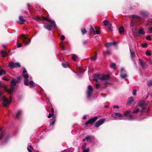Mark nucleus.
Listing matches in <instances>:
<instances>
[{
	"mask_svg": "<svg viewBox=\"0 0 152 152\" xmlns=\"http://www.w3.org/2000/svg\"><path fill=\"white\" fill-rule=\"evenodd\" d=\"M111 51L109 50H107L106 51H104L103 54L105 56L106 55H109L111 54Z\"/></svg>",
	"mask_w": 152,
	"mask_h": 152,
	"instance_id": "nucleus-18",
	"label": "nucleus"
},
{
	"mask_svg": "<svg viewBox=\"0 0 152 152\" xmlns=\"http://www.w3.org/2000/svg\"><path fill=\"white\" fill-rule=\"evenodd\" d=\"M109 29L111 31H113V29H112V24L111 23H110V24H109Z\"/></svg>",
	"mask_w": 152,
	"mask_h": 152,
	"instance_id": "nucleus-44",
	"label": "nucleus"
},
{
	"mask_svg": "<svg viewBox=\"0 0 152 152\" xmlns=\"http://www.w3.org/2000/svg\"><path fill=\"white\" fill-rule=\"evenodd\" d=\"M15 63L13 62H10L9 63L8 66H9L11 68H13L15 67Z\"/></svg>",
	"mask_w": 152,
	"mask_h": 152,
	"instance_id": "nucleus-23",
	"label": "nucleus"
},
{
	"mask_svg": "<svg viewBox=\"0 0 152 152\" xmlns=\"http://www.w3.org/2000/svg\"><path fill=\"white\" fill-rule=\"evenodd\" d=\"M77 58V55L73 54L72 55V59L73 60L76 61Z\"/></svg>",
	"mask_w": 152,
	"mask_h": 152,
	"instance_id": "nucleus-25",
	"label": "nucleus"
},
{
	"mask_svg": "<svg viewBox=\"0 0 152 152\" xmlns=\"http://www.w3.org/2000/svg\"><path fill=\"white\" fill-rule=\"evenodd\" d=\"M98 119L97 117H95L94 118L90 119L89 121H87L85 124L86 125H87L88 124H93Z\"/></svg>",
	"mask_w": 152,
	"mask_h": 152,
	"instance_id": "nucleus-7",
	"label": "nucleus"
},
{
	"mask_svg": "<svg viewBox=\"0 0 152 152\" xmlns=\"http://www.w3.org/2000/svg\"><path fill=\"white\" fill-rule=\"evenodd\" d=\"M42 18L44 20L47 21L52 24L50 25L48 24H45L44 26L46 29L49 30H51L52 28H55L56 27V25L54 20H51L44 17H42Z\"/></svg>",
	"mask_w": 152,
	"mask_h": 152,
	"instance_id": "nucleus-3",
	"label": "nucleus"
},
{
	"mask_svg": "<svg viewBox=\"0 0 152 152\" xmlns=\"http://www.w3.org/2000/svg\"><path fill=\"white\" fill-rule=\"evenodd\" d=\"M147 84L148 86H152V80L148 81L147 82Z\"/></svg>",
	"mask_w": 152,
	"mask_h": 152,
	"instance_id": "nucleus-34",
	"label": "nucleus"
},
{
	"mask_svg": "<svg viewBox=\"0 0 152 152\" xmlns=\"http://www.w3.org/2000/svg\"><path fill=\"white\" fill-rule=\"evenodd\" d=\"M14 66L15 67L17 68L20 67V65L19 63H15Z\"/></svg>",
	"mask_w": 152,
	"mask_h": 152,
	"instance_id": "nucleus-35",
	"label": "nucleus"
},
{
	"mask_svg": "<svg viewBox=\"0 0 152 152\" xmlns=\"http://www.w3.org/2000/svg\"><path fill=\"white\" fill-rule=\"evenodd\" d=\"M22 46V44L20 43H18L17 44V47L18 48H20Z\"/></svg>",
	"mask_w": 152,
	"mask_h": 152,
	"instance_id": "nucleus-51",
	"label": "nucleus"
},
{
	"mask_svg": "<svg viewBox=\"0 0 152 152\" xmlns=\"http://www.w3.org/2000/svg\"><path fill=\"white\" fill-rule=\"evenodd\" d=\"M95 32L97 34H100L101 33V32L99 30H97L95 31Z\"/></svg>",
	"mask_w": 152,
	"mask_h": 152,
	"instance_id": "nucleus-50",
	"label": "nucleus"
},
{
	"mask_svg": "<svg viewBox=\"0 0 152 152\" xmlns=\"http://www.w3.org/2000/svg\"><path fill=\"white\" fill-rule=\"evenodd\" d=\"M50 111L51 113H52V114L54 115V110L53 108H51L50 109Z\"/></svg>",
	"mask_w": 152,
	"mask_h": 152,
	"instance_id": "nucleus-49",
	"label": "nucleus"
},
{
	"mask_svg": "<svg viewBox=\"0 0 152 152\" xmlns=\"http://www.w3.org/2000/svg\"><path fill=\"white\" fill-rule=\"evenodd\" d=\"M55 120L54 119L52 121V122L50 123V125H54V124H55Z\"/></svg>",
	"mask_w": 152,
	"mask_h": 152,
	"instance_id": "nucleus-54",
	"label": "nucleus"
},
{
	"mask_svg": "<svg viewBox=\"0 0 152 152\" xmlns=\"http://www.w3.org/2000/svg\"><path fill=\"white\" fill-rule=\"evenodd\" d=\"M89 151V148H87L83 150V152H88Z\"/></svg>",
	"mask_w": 152,
	"mask_h": 152,
	"instance_id": "nucleus-38",
	"label": "nucleus"
},
{
	"mask_svg": "<svg viewBox=\"0 0 152 152\" xmlns=\"http://www.w3.org/2000/svg\"><path fill=\"white\" fill-rule=\"evenodd\" d=\"M87 41H84L83 42V44L85 45H87Z\"/></svg>",
	"mask_w": 152,
	"mask_h": 152,
	"instance_id": "nucleus-58",
	"label": "nucleus"
},
{
	"mask_svg": "<svg viewBox=\"0 0 152 152\" xmlns=\"http://www.w3.org/2000/svg\"><path fill=\"white\" fill-rule=\"evenodd\" d=\"M115 66L116 65L115 63H113L110 66V67L113 69L115 67Z\"/></svg>",
	"mask_w": 152,
	"mask_h": 152,
	"instance_id": "nucleus-36",
	"label": "nucleus"
},
{
	"mask_svg": "<svg viewBox=\"0 0 152 152\" xmlns=\"http://www.w3.org/2000/svg\"><path fill=\"white\" fill-rule=\"evenodd\" d=\"M149 22L151 23L152 24V19H151L149 20Z\"/></svg>",
	"mask_w": 152,
	"mask_h": 152,
	"instance_id": "nucleus-60",
	"label": "nucleus"
},
{
	"mask_svg": "<svg viewBox=\"0 0 152 152\" xmlns=\"http://www.w3.org/2000/svg\"><path fill=\"white\" fill-rule=\"evenodd\" d=\"M148 61H149V62L150 64H152V60L151 59H149V60H148Z\"/></svg>",
	"mask_w": 152,
	"mask_h": 152,
	"instance_id": "nucleus-59",
	"label": "nucleus"
},
{
	"mask_svg": "<svg viewBox=\"0 0 152 152\" xmlns=\"http://www.w3.org/2000/svg\"><path fill=\"white\" fill-rule=\"evenodd\" d=\"M4 132H3L0 135V140H1L3 137V136L4 135Z\"/></svg>",
	"mask_w": 152,
	"mask_h": 152,
	"instance_id": "nucleus-37",
	"label": "nucleus"
},
{
	"mask_svg": "<svg viewBox=\"0 0 152 152\" xmlns=\"http://www.w3.org/2000/svg\"><path fill=\"white\" fill-rule=\"evenodd\" d=\"M20 78L19 77H18L17 78V81L16 82L17 83H19L20 81Z\"/></svg>",
	"mask_w": 152,
	"mask_h": 152,
	"instance_id": "nucleus-43",
	"label": "nucleus"
},
{
	"mask_svg": "<svg viewBox=\"0 0 152 152\" xmlns=\"http://www.w3.org/2000/svg\"><path fill=\"white\" fill-rule=\"evenodd\" d=\"M2 46H3V48H5L6 47V46L4 45H3Z\"/></svg>",
	"mask_w": 152,
	"mask_h": 152,
	"instance_id": "nucleus-64",
	"label": "nucleus"
},
{
	"mask_svg": "<svg viewBox=\"0 0 152 152\" xmlns=\"http://www.w3.org/2000/svg\"><path fill=\"white\" fill-rule=\"evenodd\" d=\"M134 98L133 97H130L128 99L127 104L129 105H132L133 104Z\"/></svg>",
	"mask_w": 152,
	"mask_h": 152,
	"instance_id": "nucleus-12",
	"label": "nucleus"
},
{
	"mask_svg": "<svg viewBox=\"0 0 152 152\" xmlns=\"http://www.w3.org/2000/svg\"><path fill=\"white\" fill-rule=\"evenodd\" d=\"M21 113H22V112L21 110H19V111H18L16 114V117L18 118H19V117H20V116L21 115Z\"/></svg>",
	"mask_w": 152,
	"mask_h": 152,
	"instance_id": "nucleus-29",
	"label": "nucleus"
},
{
	"mask_svg": "<svg viewBox=\"0 0 152 152\" xmlns=\"http://www.w3.org/2000/svg\"><path fill=\"white\" fill-rule=\"evenodd\" d=\"M54 115L52 114V113H50L49 114L48 116V117L49 118H51V117H52Z\"/></svg>",
	"mask_w": 152,
	"mask_h": 152,
	"instance_id": "nucleus-47",
	"label": "nucleus"
},
{
	"mask_svg": "<svg viewBox=\"0 0 152 152\" xmlns=\"http://www.w3.org/2000/svg\"><path fill=\"white\" fill-rule=\"evenodd\" d=\"M91 136L90 135L86 137L85 139L83 140L84 141H87L88 142H91Z\"/></svg>",
	"mask_w": 152,
	"mask_h": 152,
	"instance_id": "nucleus-15",
	"label": "nucleus"
},
{
	"mask_svg": "<svg viewBox=\"0 0 152 152\" xmlns=\"http://www.w3.org/2000/svg\"><path fill=\"white\" fill-rule=\"evenodd\" d=\"M12 101L11 99L10 98L9 99L5 97H4L3 99V104L5 107L7 106Z\"/></svg>",
	"mask_w": 152,
	"mask_h": 152,
	"instance_id": "nucleus-5",
	"label": "nucleus"
},
{
	"mask_svg": "<svg viewBox=\"0 0 152 152\" xmlns=\"http://www.w3.org/2000/svg\"><path fill=\"white\" fill-rule=\"evenodd\" d=\"M86 115H84L83 117V118L84 119H86Z\"/></svg>",
	"mask_w": 152,
	"mask_h": 152,
	"instance_id": "nucleus-61",
	"label": "nucleus"
},
{
	"mask_svg": "<svg viewBox=\"0 0 152 152\" xmlns=\"http://www.w3.org/2000/svg\"><path fill=\"white\" fill-rule=\"evenodd\" d=\"M60 38L61 40L63 41L65 39V37L64 35H62Z\"/></svg>",
	"mask_w": 152,
	"mask_h": 152,
	"instance_id": "nucleus-45",
	"label": "nucleus"
},
{
	"mask_svg": "<svg viewBox=\"0 0 152 152\" xmlns=\"http://www.w3.org/2000/svg\"><path fill=\"white\" fill-rule=\"evenodd\" d=\"M135 19L132 20L130 23V26L131 27H133L134 24H135Z\"/></svg>",
	"mask_w": 152,
	"mask_h": 152,
	"instance_id": "nucleus-28",
	"label": "nucleus"
},
{
	"mask_svg": "<svg viewBox=\"0 0 152 152\" xmlns=\"http://www.w3.org/2000/svg\"><path fill=\"white\" fill-rule=\"evenodd\" d=\"M81 31L83 34L84 35L87 32V31L85 28L82 29Z\"/></svg>",
	"mask_w": 152,
	"mask_h": 152,
	"instance_id": "nucleus-32",
	"label": "nucleus"
},
{
	"mask_svg": "<svg viewBox=\"0 0 152 152\" xmlns=\"http://www.w3.org/2000/svg\"><path fill=\"white\" fill-rule=\"evenodd\" d=\"M112 117L114 118L115 119H117V116L121 118L123 116V115L119 113H113L112 115Z\"/></svg>",
	"mask_w": 152,
	"mask_h": 152,
	"instance_id": "nucleus-11",
	"label": "nucleus"
},
{
	"mask_svg": "<svg viewBox=\"0 0 152 152\" xmlns=\"http://www.w3.org/2000/svg\"><path fill=\"white\" fill-rule=\"evenodd\" d=\"M113 107L114 108H119V106L118 105H113Z\"/></svg>",
	"mask_w": 152,
	"mask_h": 152,
	"instance_id": "nucleus-57",
	"label": "nucleus"
},
{
	"mask_svg": "<svg viewBox=\"0 0 152 152\" xmlns=\"http://www.w3.org/2000/svg\"><path fill=\"white\" fill-rule=\"evenodd\" d=\"M2 79L6 81H8L9 80L7 79L5 77H4L2 78Z\"/></svg>",
	"mask_w": 152,
	"mask_h": 152,
	"instance_id": "nucleus-55",
	"label": "nucleus"
},
{
	"mask_svg": "<svg viewBox=\"0 0 152 152\" xmlns=\"http://www.w3.org/2000/svg\"><path fill=\"white\" fill-rule=\"evenodd\" d=\"M97 58V54H96L95 56L91 58V59L92 60H96Z\"/></svg>",
	"mask_w": 152,
	"mask_h": 152,
	"instance_id": "nucleus-41",
	"label": "nucleus"
},
{
	"mask_svg": "<svg viewBox=\"0 0 152 152\" xmlns=\"http://www.w3.org/2000/svg\"><path fill=\"white\" fill-rule=\"evenodd\" d=\"M137 91L135 90H134L133 91L132 94L134 96H135L136 94Z\"/></svg>",
	"mask_w": 152,
	"mask_h": 152,
	"instance_id": "nucleus-42",
	"label": "nucleus"
},
{
	"mask_svg": "<svg viewBox=\"0 0 152 152\" xmlns=\"http://www.w3.org/2000/svg\"><path fill=\"white\" fill-rule=\"evenodd\" d=\"M139 62L140 64L143 69H144L147 68V65L145 62L144 61H142L140 59H139Z\"/></svg>",
	"mask_w": 152,
	"mask_h": 152,
	"instance_id": "nucleus-13",
	"label": "nucleus"
},
{
	"mask_svg": "<svg viewBox=\"0 0 152 152\" xmlns=\"http://www.w3.org/2000/svg\"><path fill=\"white\" fill-rule=\"evenodd\" d=\"M119 31L121 33H122L124 31V28L123 27L121 26L119 28Z\"/></svg>",
	"mask_w": 152,
	"mask_h": 152,
	"instance_id": "nucleus-31",
	"label": "nucleus"
},
{
	"mask_svg": "<svg viewBox=\"0 0 152 152\" xmlns=\"http://www.w3.org/2000/svg\"><path fill=\"white\" fill-rule=\"evenodd\" d=\"M116 44V42H115L107 43L105 45V47L107 48H108L110 47L112 45H115Z\"/></svg>",
	"mask_w": 152,
	"mask_h": 152,
	"instance_id": "nucleus-17",
	"label": "nucleus"
},
{
	"mask_svg": "<svg viewBox=\"0 0 152 152\" xmlns=\"http://www.w3.org/2000/svg\"><path fill=\"white\" fill-rule=\"evenodd\" d=\"M33 149L32 147L30 145H28L27 148V149L29 152H31V149Z\"/></svg>",
	"mask_w": 152,
	"mask_h": 152,
	"instance_id": "nucleus-30",
	"label": "nucleus"
},
{
	"mask_svg": "<svg viewBox=\"0 0 152 152\" xmlns=\"http://www.w3.org/2000/svg\"><path fill=\"white\" fill-rule=\"evenodd\" d=\"M140 14L144 17H147L149 15V13L147 11H142L140 12Z\"/></svg>",
	"mask_w": 152,
	"mask_h": 152,
	"instance_id": "nucleus-14",
	"label": "nucleus"
},
{
	"mask_svg": "<svg viewBox=\"0 0 152 152\" xmlns=\"http://www.w3.org/2000/svg\"><path fill=\"white\" fill-rule=\"evenodd\" d=\"M64 68H66L67 67V65L64 63L62 64Z\"/></svg>",
	"mask_w": 152,
	"mask_h": 152,
	"instance_id": "nucleus-53",
	"label": "nucleus"
},
{
	"mask_svg": "<svg viewBox=\"0 0 152 152\" xmlns=\"http://www.w3.org/2000/svg\"><path fill=\"white\" fill-rule=\"evenodd\" d=\"M11 86H15L16 83V80L14 79H12L11 81Z\"/></svg>",
	"mask_w": 152,
	"mask_h": 152,
	"instance_id": "nucleus-21",
	"label": "nucleus"
},
{
	"mask_svg": "<svg viewBox=\"0 0 152 152\" xmlns=\"http://www.w3.org/2000/svg\"><path fill=\"white\" fill-rule=\"evenodd\" d=\"M105 121V119L103 118L99 120L96 122V124L94 125L95 126L98 127L99 126L103 124Z\"/></svg>",
	"mask_w": 152,
	"mask_h": 152,
	"instance_id": "nucleus-9",
	"label": "nucleus"
},
{
	"mask_svg": "<svg viewBox=\"0 0 152 152\" xmlns=\"http://www.w3.org/2000/svg\"><path fill=\"white\" fill-rule=\"evenodd\" d=\"M61 48L63 50H64L65 49V48H64V47L63 45L61 46Z\"/></svg>",
	"mask_w": 152,
	"mask_h": 152,
	"instance_id": "nucleus-63",
	"label": "nucleus"
},
{
	"mask_svg": "<svg viewBox=\"0 0 152 152\" xmlns=\"http://www.w3.org/2000/svg\"><path fill=\"white\" fill-rule=\"evenodd\" d=\"M22 40L24 44H27L30 42L31 40L28 37H26L25 35H21Z\"/></svg>",
	"mask_w": 152,
	"mask_h": 152,
	"instance_id": "nucleus-6",
	"label": "nucleus"
},
{
	"mask_svg": "<svg viewBox=\"0 0 152 152\" xmlns=\"http://www.w3.org/2000/svg\"><path fill=\"white\" fill-rule=\"evenodd\" d=\"M147 45V44H141V46L143 48H145Z\"/></svg>",
	"mask_w": 152,
	"mask_h": 152,
	"instance_id": "nucleus-46",
	"label": "nucleus"
},
{
	"mask_svg": "<svg viewBox=\"0 0 152 152\" xmlns=\"http://www.w3.org/2000/svg\"><path fill=\"white\" fill-rule=\"evenodd\" d=\"M148 31H150L151 33H152V27H149L148 28Z\"/></svg>",
	"mask_w": 152,
	"mask_h": 152,
	"instance_id": "nucleus-52",
	"label": "nucleus"
},
{
	"mask_svg": "<svg viewBox=\"0 0 152 152\" xmlns=\"http://www.w3.org/2000/svg\"><path fill=\"white\" fill-rule=\"evenodd\" d=\"M1 54L2 56L3 57H5V56H7V55L6 52L3 50L1 51Z\"/></svg>",
	"mask_w": 152,
	"mask_h": 152,
	"instance_id": "nucleus-26",
	"label": "nucleus"
},
{
	"mask_svg": "<svg viewBox=\"0 0 152 152\" xmlns=\"http://www.w3.org/2000/svg\"><path fill=\"white\" fill-rule=\"evenodd\" d=\"M19 19L20 21H18V22L21 24H23L26 21V20L24 19L22 16H20Z\"/></svg>",
	"mask_w": 152,
	"mask_h": 152,
	"instance_id": "nucleus-16",
	"label": "nucleus"
},
{
	"mask_svg": "<svg viewBox=\"0 0 152 152\" xmlns=\"http://www.w3.org/2000/svg\"><path fill=\"white\" fill-rule=\"evenodd\" d=\"M120 76L123 79H124L127 77L126 71L123 68H122L121 69Z\"/></svg>",
	"mask_w": 152,
	"mask_h": 152,
	"instance_id": "nucleus-10",
	"label": "nucleus"
},
{
	"mask_svg": "<svg viewBox=\"0 0 152 152\" xmlns=\"http://www.w3.org/2000/svg\"><path fill=\"white\" fill-rule=\"evenodd\" d=\"M138 33L140 34L143 35L145 34V32L144 31V29L142 28H140L138 30Z\"/></svg>",
	"mask_w": 152,
	"mask_h": 152,
	"instance_id": "nucleus-19",
	"label": "nucleus"
},
{
	"mask_svg": "<svg viewBox=\"0 0 152 152\" xmlns=\"http://www.w3.org/2000/svg\"><path fill=\"white\" fill-rule=\"evenodd\" d=\"M88 90L86 93L87 96L89 97L91 95V93L93 90V88L91 86L88 85Z\"/></svg>",
	"mask_w": 152,
	"mask_h": 152,
	"instance_id": "nucleus-8",
	"label": "nucleus"
},
{
	"mask_svg": "<svg viewBox=\"0 0 152 152\" xmlns=\"http://www.w3.org/2000/svg\"><path fill=\"white\" fill-rule=\"evenodd\" d=\"M103 23L104 24V25L105 26H107L108 25H109L110 23L109 22V21L107 20H105L103 21Z\"/></svg>",
	"mask_w": 152,
	"mask_h": 152,
	"instance_id": "nucleus-33",
	"label": "nucleus"
},
{
	"mask_svg": "<svg viewBox=\"0 0 152 152\" xmlns=\"http://www.w3.org/2000/svg\"><path fill=\"white\" fill-rule=\"evenodd\" d=\"M89 31L90 32L89 35H92L93 32L94 31V29L92 26H91Z\"/></svg>",
	"mask_w": 152,
	"mask_h": 152,
	"instance_id": "nucleus-20",
	"label": "nucleus"
},
{
	"mask_svg": "<svg viewBox=\"0 0 152 152\" xmlns=\"http://www.w3.org/2000/svg\"><path fill=\"white\" fill-rule=\"evenodd\" d=\"M100 85L99 83H97L96 85V88H98Z\"/></svg>",
	"mask_w": 152,
	"mask_h": 152,
	"instance_id": "nucleus-56",
	"label": "nucleus"
},
{
	"mask_svg": "<svg viewBox=\"0 0 152 152\" xmlns=\"http://www.w3.org/2000/svg\"><path fill=\"white\" fill-rule=\"evenodd\" d=\"M130 52L131 58L133 59V58L134 57V53L133 50H130Z\"/></svg>",
	"mask_w": 152,
	"mask_h": 152,
	"instance_id": "nucleus-24",
	"label": "nucleus"
},
{
	"mask_svg": "<svg viewBox=\"0 0 152 152\" xmlns=\"http://www.w3.org/2000/svg\"><path fill=\"white\" fill-rule=\"evenodd\" d=\"M82 148L83 149H85V146H82Z\"/></svg>",
	"mask_w": 152,
	"mask_h": 152,
	"instance_id": "nucleus-62",
	"label": "nucleus"
},
{
	"mask_svg": "<svg viewBox=\"0 0 152 152\" xmlns=\"http://www.w3.org/2000/svg\"><path fill=\"white\" fill-rule=\"evenodd\" d=\"M146 39H147L148 40H150V41L151 40V39L150 38V36L146 37Z\"/></svg>",
	"mask_w": 152,
	"mask_h": 152,
	"instance_id": "nucleus-48",
	"label": "nucleus"
},
{
	"mask_svg": "<svg viewBox=\"0 0 152 152\" xmlns=\"http://www.w3.org/2000/svg\"><path fill=\"white\" fill-rule=\"evenodd\" d=\"M23 76L25 79L24 82V84L26 86L29 85L30 87H33L34 83L32 81H30L29 83L28 82L29 80L28 79L29 78V79H31V77L28 75L25 68H23Z\"/></svg>",
	"mask_w": 152,
	"mask_h": 152,
	"instance_id": "nucleus-2",
	"label": "nucleus"
},
{
	"mask_svg": "<svg viewBox=\"0 0 152 152\" xmlns=\"http://www.w3.org/2000/svg\"><path fill=\"white\" fill-rule=\"evenodd\" d=\"M147 56H149L151 55V53L149 51H146L145 53Z\"/></svg>",
	"mask_w": 152,
	"mask_h": 152,
	"instance_id": "nucleus-39",
	"label": "nucleus"
},
{
	"mask_svg": "<svg viewBox=\"0 0 152 152\" xmlns=\"http://www.w3.org/2000/svg\"><path fill=\"white\" fill-rule=\"evenodd\" d=\"M130 16L132 18H134H134H136L138 19H140V16L137 15H132Z\"/></svg>",
	"mask_w": 152,
	"mask_h": 152,
	"instance_id": "nucleus-22",
	"label": "nucleus"
},
{
	"mask_svg": "<svg viewBox=\"0 0 152 152\" xmlns=\"http://www.w3.org/2000/svg\"><path fill=\"white\" fill-rule=\"evenodd\" d=\"M109 77V75H105L103 74H98L94 75L93 80L96 82H98L100 80H107Z\"/></svg>",
	"mask_w": 152,
	"mask_h": 152,
	"instance_id": "nucleus-4",
	"label": "nucleus"
},
{
	"mask_svg": "<svg viewBox=\"0 0 152 152\" xmlns=\"http://www.w3.org/2000/svg\"><path fill=\"white\" fill-rule=\"evenodd\" d=\"M6 74V72L3 69H0V76L3 75H5Z\"/></svg>",
	"mask_w": 152,
	"mask_h": 152,
	"instance_id": "nucleus-27",
	"label": "nucleus"
},
{
	"mask_svg": "<svg viewBox=\"0 0 152 152\" xmlns=\"http://www.w3.org/2000/svg\"><path fill=\"white\" fill-rule=\"evenodd\" d=\"M145 103L143 101H140L138 104L137 106L135 107L132 112V114H131L130 111L127 110L124 113V116L129 120L134 119L137 117V113L140 112V114L139 116H141L142 113L144 112Z\"/></svg>",
	"mask_w": 152,
	"mask_h": 152,
	"instance_id": "nucleus-1",
	"label": "nucleus"
},
{
	"mask_svg": "<svg viewBox=\"0 0 152 152\" xmlns=\"http://www.w3.org/2000/svg\"><path fill=\"white\" fill-rule=\"evenodd\" d=\"M34 19L36 20L38 22H40V19L38 17H34Z\"/></svg>",
	"mask_w": 152,
	"mask_h": 152,
	"instance_id": "nucleus-40",
	"label": "nucleus"
}]
</instances>
